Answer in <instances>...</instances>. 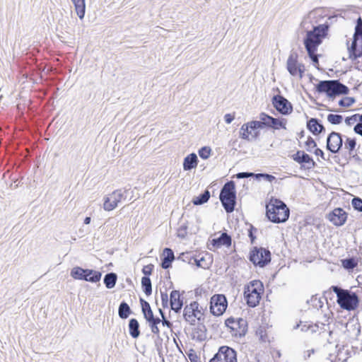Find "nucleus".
<instances>
[{"label":"nucleus","mask_w":362,"mask_h":362,"mask_svg":"<svg viewBox=\"0 0 362 362\" xmlns=\"http://www.w3.org/2000/svg\"><path fill=\"white\" fill-rule=\"evenodd\" d=\"M209 256L208 253L205 254V256L200 255L194 256L193 261L194 264H195L197 267L203 268V269H208L210 265V262H207L206 260V257Z\"/></svg>","instance_id":"nucleus-36"},{"label":"nucleus","mask_w":362,"mask_h":362,"mask_svg":"<svg viewBox=\"0 0 362 362\" xmlns=\"http://www.w3.org/2000/svg\"><path fill=\"white\" fill-rule=\"evenodd\" d=\"M231 237L226 233H223L218 238L211 240V244L215 247H220L222 245L229 247L231 245Z\"/></svg>","instance_id":"nucleus-27"},{"label":"nucleus","mask_w":362,"mask_h":362,"mask_svg":"<svg viewBox=\"0 0 362 362\" xmlns=\"http://www.w3.org/2000/svg\"><path fill=\"white\" fill-rule=\"evenodd\" d=\"M71 276L75 279L96 283L100 280L102 274L98 271L76 267L71 269Z\"/></svg>","instance_id":"nucleus-7"},{"label":"nucleus","mask_w":362,"mask_h":362,"mask_svg":"<svg viewBox=\"0 0 362 362\" xmlns=\"http://www.w3.org/2000/svg\"><path fill=\"white\" fill-rule=\"evenodd\" d=\"M355 102H356V100L354 98L346 97V98L341 99L339 101V105L343 107H349L351 106Z\"/></svg>","instance_id":"nucleus-41"},{"label":"nucleus","mask_w":362,"mask_h":362,"mask_svg":"<svg viewBox=\"0 0 362 362\" xmlns=\"http://www.w3.org/2000/svg\"><path fill=\"white\" fill-rule=\"evenodd\" d=\"M255 177L257 180H259L260 177H262L266 181L269 182H272V181H274L276 179V177L274 176L269 175V174H266V173H258V174L255 175Z\"/></svg>","instance_id":"nucleus-47"},{"label":"nucleus","mask_w":362,"mask_h":362,"mask_svg":"<svg viewBox=\"0 0 362 362\" xmlns=\"http://www.w3.org/2000/svg\"><path fill=\"white\" fill-rule=\"evenodd\" d=\"M234 119H235L234 114L228 113L224 115V121L227 124H230L233 121Z\"/></svg>","instance_id":"nucleus-58"},{"label":"nucleus","mask_w":362,"mask_h":362,"mask_svg":"<svg viewBox=\"0 0 362 362\" xmlns=\"http://www.w3.org/2000/svg\"><path fill=\"white\" fill-rule=\"evenodd\" d=\"M307 128L314 135H318L325 131V127L316 118H311L307 122Z\"/></svg>","instance_id":"nucleus-25"},{"label":"nucleus","mask_w":362,"mask_h":362,"mask_svg":"<svg viewBox=\"0 0 362 362\" xmlns=\"http://www.w3.org/2000/svg\"><path fill=\"white\" fill-rule=\"evenodd\" d=\"M194 256H193L191 252H183L181 253L178 257V259H181L183 262H187L190 264H194Z\"/></svg>","instance_id":"nucleus-42"},{"label":"nucleus","mask_w":362,"mask_h":362,"mask_svg":"<svg viewBox=\"0 0 362 362\" xmlns=\"http://www.w3.org/2000/svg\"><path fill=\"white\" fill-rule=\"evenodd\" d=\"M314 353H315L314 349H310V350L307 351L306 352H305L304 359H305V360L308 359V358L310 357L311 354H313Z\"/></svg>","instance_id":"nucleus-64"},{"label":"nucleus","mask_w":362,"mask_h":362,"mask_svg":"<svg viewBox=\"0 0 362 362\" xmlns=\"http://www.w3.org/2000/svg\"><path fill=\"white\" fill-rule=\"evenodd\" d=\"M348 358L347 350H345L344 347H339L338 345H336L334 353L329 354L327 359L330 362H346Z\"/></svg>","instance_id":"nucleus-20"},{"label":"nucleus","mask_w":362,"mask_h":362,"mask_svg":"<svg viewBox=\"0 0 362 362\" xmlns=\"http://www.w3.org/2000/svg\"><path fill=\"white\" fill-rule=\"evenodd\" d=\"M75 6V11L80 19H83L86 12L85 0H71Z\"/></svg>","instance_id":"nucleus-31"},{"label":"nucleus","mask_w":362,"mask_h":362,"mask_svg":"<svg viewBox=\"0 0 362 362\" xmlns=\"http://www.w3.org/2000/svg\"><path fill=\"white\" fill-rule=\"evenodd\" d=\"M198 158L194 153H192L184 158L183 169L185 171L191 170L197 165Z\"/></svg>","instance_id":"nucleus-29"},{"label":"nucleus","mask_w":362,"mask_h":362,"mask_svg":"<svg viewBox=\"0 0 362 362\" xmlns=\"http://www.w3.org/2000/svg\"><path fill=\"white\" fill-rule=\"evenodd\" d=\"M342 265L345 269H353L356 266V263L354 259L349 258L342 260Z\"/></svg>","instance_id":"nucleus-45"},{"label":"nucleus","mask_w":362,"mask_h":362,"mask_svg":"<svg viewBox=\"0 0 362 362\" xmlns=\"http://www.w3.org/2000/svg\"><path fill=\"white\" fill-rule=\"evenodd\" d=\"M140 303L144 318L146 320H149V318L153 315L150 304L143 298H140Z\"/></svg>","instance_id":"nucleus-33"},{"label":"nucleus","mask_w":362,"mask_h":362,"mask_svg":"<svg viewBox=\"0 0 362 362\" xmlns=\"http://www.w3.org/2000/svg\"><path fill=\"white\" fill-rule=\"evenodd\" d=\"M342 144L341 135L338 132H332L327 138V149L333 153H338Z\"/></svg>","instance_id":"nucleus-17"},{"label":"nucleus","mask_w":362,"mask_h":362,"mask_svg":"<svg viewBox=\"0 0 362 362\" xmlns=\"http://www.w3.org/2000/svg\"><path fill=\"white\" fill-rule=\"evenodd\" d=\"M259 121L254 120L252 121V124L254 127H257L258 129H262L264 127H270L271 123L273 121V117L268 115L264 112H262L259 115Z\"/></svg>","instance_id":"nucleus-26"},{"label":"nucleus","mask_w":362,"mask_h":362,"mask_svg":"<svg viewBox=\"0 0 362 362\" xmlns=\"http://www.w3.org/2000/svg\"><path fill=\"white\" fill-rule=\"evenodd\" d=\"M160 296L163 307L167 308L168 306V295L165 291H160Z\"/></svg>","instance_id":"nucleus-51"},{"label":"nucleus","mask_w":362,"mask_h":362,"mask_svg":"<svg viewBox=\"0 0 362 362\" xmlns=\"http://www.w3.org/2000/svg\"><path fill=\"white\" fill-rule=\"evenodd\" d=\"M316 142L311 136H308L307 141H305V146L308 151H311V148L316 147Z\"/></svg>","instance_id":"nucleus-48"},{"label":"nucleus","mask_w":362,"mask_h":362,"mask_svg":"<svg viewBox=\"0 0 362 362\" xmlns=\"http://www.w3.org/2000/svg\"><path fill=\"white\" fill-rule=\"evenodd\" d=\"M219 199L227 213L234 211L236 204V191L233 181H228L223 185L220 192Z\"/></svg>","instance_id":"nucleus-5"},{"label":"nucleus","mask_w":362,"mask_h":362,"mask_svg":"<svg viewBox=\"0 0 362 362\" xmlns=\"http://www.w3.org/2000/svg\"><path fill=\"white\" fill-rule=\"evenodd\" d=\"M117 280V275L114 272L107 273L104 276V284L107 288H112L115 287Z\"/></svg>","instance_id":"nucleus-32"},{"label":"nucleus","mask_w":362,"mask_h":362,"mask_svg":"<svg viewBox=\"0 0 362 362\" xmlns=\"http://www.w3.org/2000/svg\"><path fill=\"white\" fill-rule=\"evenodd\" d=\"M356 146V141L355 139L347 137L344 143V147L349 150V154L354 150Z\"/></svg>","instance_id":"nucleus-40"},{"label":"nucleus","mask_w":362,"mask_h":362,"mask_svg":"<svg viewBox=\"0 0 362 362\" xmlns=\"http://www.w3.org/2000/svg\"><path fill=\"white\" fill-rule=\"evenodd\" d=\"M272 103L276 110L282 115H288L293 110L291 103L282 95H274L272 98Z\"/></svg>","instance_id":"nucleus-15"},{"label":"nucleus","mask_w":362,"mask_h":362,"mask_svg":"<svg viewBox=\"0 0 362 362\" xmlns=\"http://www.w3.org/2000/svg\"><path fill=\"white\" fill-rule=\"evenodd\" d=\"M256 334L259 337V339L262 342H266L269 341L268 336L267 334V332L264 327H259L256 331Z\"/></svg>","instance_id":"nucleus-46"},{"label":"nucleus","mask_w":362,"mask_h":362,"mask_svg":"<svg viewBox=\"0 0 362 362\" xmlns=\"http://www.w3.org/2000/svg\"><path fill=\"white\" fill-rule=\"evenodd\" d=\"M315 88L318 93H325L331 99L338 95H347L349 92V88L339 80L321 81L316 85Z\"/></svg>","instance_id":"nucleus-3"},{"label":"nucleus","mask_w":362,"mask_h":362,"mask_svg":"<svg viewBox=\"0 0 362 362\" xmlns=\"http://www.w3.org/2000/svg\"><path fill=\"white\" fill-rule=\"evenodd\" d=\"M153 269V264H148L143 267L142 272L145 275L144 276H148L151 274Z\"/></svg>","instance_id":"nucleus-53"},{"label":"nucleus","mask_w":362,"mask_h":362,"mask_svg":"<svg viewBox=\"0 0 362 362\" xmlns=\"http://www.w3.org/2000/svg\"><path fill=\"white\" fill-rule=\"evenodd\" d=\"M331 289L336 293L337 303L341 308L347 310H353L358 306L359 299L354 292L332 286Z\"/></svg>","instance_id":"nucleus-4"},{"label":"nucleus","mask_w":362,"mask_h":362,"mask_svg":"<svg viewBox=\"0 0 362 362\" xmlns=\"http://www.w3.org/2000/svg\"><path fill=\"white\" fill-rule=\"evenodd\" d=\"M227 306V299L223 294H215L211 298L210 311L214 315H221L226 311Z\"/></svg>","instance_id":"nucleus-12"},{"label":"nucleus","mask_w":362,"mask_h":362,"mask_svg":"<svg viewBox=\"0 0 362 362\" xmlns=\"http://www.w3.org/2000/svg\"><path fill=\"white\" fill-rule=\"evenodd\" d=\"M163 256L161 267L163 269H167L171 267L172 262L175 259L174 252L170 248L166 247L163 250Z\"/></svg>","instance_id":"nucleus-28"},{"label":"nucleus","mask_w":362,"mask_h":362,"mask_svg":"<svg viewBox=\"0 0 362 362\" xmlns=\"http://www.w3.org/2000/svg\"><path fill=\"white\" fill-rule=\"evenodd\" d=\"M290 214L289 209L286 204L277 199H272L266 206V215L273 223L286 222Z\"/></svg>","instance_id":"nucleus-1"},{"label":"nucleus","mask_w":362,"mask_h":362,"mask_svg":"<svg viewBox=\"0 0 362 362\" xmlns=\"http://www.w3.org/2000/svg\"><path fill=\"white\" fill-rule=\"evenodd\" d=\"M170 304L171 309L176 313H178L181 310L183 306V300L180 297L179 291L174 290L170 293Z\"/></svg>","instance_id":"nucleus-21"},{"label":"nucleus","mask_w":362,"mask_h":362,"mask_svg":"<svg viewBox=\"0 0 362 362\" xmlns=\"http://www.w3.org/2000/svg\"><path fill=\"white\" fill-rule=\"evenodd\" d=\"M257 129V127H253L252 121L243 124L240 129V136L247 141L255 140L259 134Z\"/></svg>","instance_id":"nucleus-19"},{"label":"nucleus","mask_w":362,"mask_h":362,"mask_svg":"<svg viewBox=\"0 0 362 362\" xmlns=\"http://www.w3.org/2000/svg\"><path fill=\"white\" fill-rule=\"evenodd\" d=\"M354 131L362 136V124L357 123L354 127Z\"/></svg>","instance_id":"nucleus-59"},{"label":"nucleus","mask_w":362,"mask_h":362,"mask_svg":"<svg viewBox=\"0 0 362 362\" xmlns=\"http://www.w3.org/2000/svg\"><path fill=\"white\" fill-rule=\"evenodd\" d=\"M286 69L293 76L303 77L305 71L304 65L298 62V54L291 52L286 62Z\"/></svg>","instance_id":"nucleus-13"},{"label":"nucleus","mask_w":362,"mask_h":362,"mask_svg":"<svg viewBox=\"0 0 362 362\" xmlns=\"http://www.w3.org/2000/svg\"><path fill=\"white\" fill-rule=\"evenodd\" d=\"M191 337L193 340L203 341L206 339V328L203 322H199L192 330Z\"/></svg>","instance_id":"nucleus-23"},{"label":"nucleus","mask_w":362,"mask_h":362,"mask_svg":"<svg viewBox=\"0 0 362 362\" xmlns=\"http://www.w3.org/2000/svg\"><path fill=\"white\" fill-rule=\"evenodd\" d=\"M148 324H149V327L151 328V332L153 333L154 334H156L158 336L160 334V330L158 327V325L152 323V322H148Z\"/></svg>","instance_id":"nucleus-57"},{"label":"nucleus","mask_w":362,"mask_h":362,"mask_svg":"<svg viewBox=\"0 0 362 362\" xmlns=\"http://www.w3.org/2000/svg\"><path fill=\"white\" fill-rule=\"evenodd\" d=\"M187 227L185 225H182L177 230V236L181 238H185L187 235Z\"/></svg>","instance_id":"nucleus-50"},{"label":"nucleus","mask_w":362,"mask_h":362,"mask_svg":"<svg viewBox=\"0 0 362 362\" xmlns=\"http://www.w3.org/2000/svg\"><path fill=\"white\" fill-rule=\"evenodd\" d=\"M255 173H248V172H243L239 173L236 175L237 178L242 179V178H248L252 177H255Z\"/></svg>","instance_id":"nucleus-54"},{"label":"nucleus","mask_w":362,"mask_h":362,"mask_svg":"<svg viewBox=\"0 0 362 362\" xmlns=\"http://www.w3.org/2000/svg\"><path fill=\"white\" fill-rule=\"evenodd\" d=\"M146 321L148 322H152V323L158 325L161 322V320L159 317H154V315H153L151 317L149 318V320H146Z\"/></svg>","instance_id":"nucleus-62"},{"label":"nucleus","mask_w":362,"mask_h":362,"mask_svg":"<svg viewBox=\"0 0 362 362\" xmlns=\"http://www.w3.org/2000/svg\"><path fill=\"white\" fill-rule=\"evenodd\" d=\"M315 52H308V54L314 64H318V57L315 54Z\"/></svg>","instance_id":"nucleus-61"},{"label":"nucleus","mask_w":362,"mask_h":362,"mask_svg":"<svg viewBox=\"0 0 362 362\" xmlns=\"http://www.w3.org/2000/svg\"><path fill=\"white\" fill-rule=\"evenodd\" d=\"M249 259L255 265L263 267L271 261V252L269 250L254 247L250 252Z\"/></svg>","instance_id":"nucleus-8"},{"label":"nucleus","mask_w":362,"mask_h":362,"mask_svg":"<svg viewBox=\"0 0 362 362\" xmlns=\"http://www.w3.org/2000/svg\"><path fill=\"white\" fill-rule=\"evenodd\" d=\"M194 322H196V320H197L199 322L204 320V313L202 312V308H199V305H197L196 312H194Z\"/></svg>","instance_id":"nucleus-49"},{"label":"nucleus","mask_w":362,"mask_h":362,"mask_svg":"<svg viewBox=\"0 0 362 362\" xmlns=\"http://www.w3.org/2000/svg\"><path fill=\"white\" fill-rule=\"evenodd\" d=\"M129 332L131 337L136 339L140 335L139 323L135 318H132L129 321Z\"/></svg>","instance_id":"nucleus-30"},{"label":"nucleus","mask_w":362,"mask_h":362,"mask_svg":"<svg viewBox=\"0 0 362 362\" xmlns=\"http://www.w3.org/2000/svg\"><path fill=\"white\" fill-rule=\"evenodd\" d=\"M351 204L355 210L362 212V199L355 197L351 200Z\"/></svg>","instance_id":"nucleus-44"},{"label":"nucleus","mask_w":362,"mask_h":362,"mask_svg":"<svg viewBox=\"0 0 362 362\" xmlns=\"http://www.w3.org/2000/svg\"><path fill=\"white\" fill-rule=\"evenodd\" d=\"M358 114H355L351 117H347L346 119H345V122L347 125H351L352 124H354L355 122H356L357 120V118H358Z\"/></svg>","instance_id":"nucleus-55"},{"label":"nucleus","mask_w":362,"mask_h":362,"mask_svg":"<svg viewBox=\"0 0 362 362\" xmlns=\"http://www.w3.org/2000/svg\"><path fill=\"white\" fill-rule=\"evenodd\" d=\"M199 303L196 301L192 302L189 305H187L183 310V316L185 320L190 325H194V314L196 312Z\"/></svg>","instance_id":"nucleus-24"},{"label":"nucleus","mask_w":362,"mask_h":362,"mask_svg":"<svg viewBox=\"0 0 362 362\" xmlns=\"http://www.w3.org/2000/svg\"><path fill=\"white\" fill-rule=\"evenodd\" d=\"M127 192L125 189H119L108 194L105 197L104 209L110 211L115 209L119 202L126 199Z\"/></svg>","instance_id":"nucleus-9"},{"label":"nucleus","mask_w":362,"mask_h":362,"mask_svg":"<svg viewBox=\"0 0 362 362\" xmlns=\"http://www.w3.org/2000/svg\"><path fill=\"white\" fill-rule=\"evenodd\" d=\"M209 198L210 192L206 189L202 194L194 197L192 202L194 205H202L206 203Z\"/></svg>","instance_id":"nucleus-35"},{"label":"nucleus","mask_w":362,"mask_h":362,"mask_svg":"<svg viewBox=\"0 0 362 362\" xmlns=\"http://www.w3.org/2000/svg\"><path fill=\"white\" fill-rule=\"evenodd\" d=\"M141 287L146 296H150L152 293L151 281L148 276L141 278Z\"/></svg>","instance_id":"nucleus-37"},{"label":"nucleus","mask_w":362,"mask_h":362,"mask_svg":"<svg viewBox=\"0 0 362 362\" xmlns=\"http://www.w3.org/2000/svg\"><path fill=\"white\" fill-rule=\"evenodd\" d=\"M132 313L129 305L124 301H122L118 308V315L122 319H127Z\"/></svg>","instance_id":"nucleus-34"},{"label":"nucleus","mask_w":362,"mask_h":362,"mask_svg":"<svg viewBox=\"0 0 362 362\" xmlns=\"http://www.w3.org/2000/svg\"><path fill=\"white\" fill-rule=\"evenodd\" d=\"M325 320L322 322H317L315 324H310L308 322L303 323L300 322V324H298L296 327H294L295 329L298 327H300V330L302 332H308L310 331L311 333H315L317 332H319L320 333L324 332L325 331L329 330V319L327 318L325 316Z\"/></svg>","instance_id":"nucleus-14"},{"label":"nucleus","mask_w":362,"mask_h":362,"mask_svg":"<svg viewBox=\"0 0 362 362\" xmlns=\"http://www.w3.org/2000/svg\"><path fill=\"white\" fill-rule=\"evenodd\" d=\"M342 120L343 117L340 115L329 114L327 115V121L332 124H339Z\"/></svg>","instance_id":"nucleus-39"},{"label":"nucleus","mask_w":362,"mask_h":362,"mask_svg":"<svg viewBox=\"0 0 362 362\" xmlns=\"http://www.w3.org/2000/svg\"><path fill=\"white\" fill-rule=\"evenodd\" d=\"M356 39H353L351 46H349V41H347V49L349 52V58L351 60H356L362 56V44L359 46L357 43Z\"/></svg>","instance_id":"nucleus-22"},{"label":"nucleus","mask_w":362,"mask_h":362,"mask_svg":"<svg viewBox=\"0 0 362 362\" xmlns=\"http://www.w3.org/2000/svg\"><path fill=\"white\" fill-rule=\"evenodd\" d=\"M254 231L256 232L257 228H255L252 225H250V228L248 230V236L250 237L252 243H254L255 240L256 238V237L253 234Z\"/></svg>","instance_id":"nucleus-56"},{"label":"nucleus","mask_w":362,"mask_h":362,"mask_svg":"<svg viewBox=\"0 0 362 362\" xmlns=\"http://www.w3.org/2000/svg\"><path fill=\"white\" fill-rule=\"evenodd\" d=\"M262 283L257 281H253L249 285L245 286L244 297L249 307H256L261 299L260 288Z\"/></svg>","instance_id":"nucleus-6"},{"label":"nucleus","mask_w":362,"mask_h":362,"mask_svg":"<svg viewBox=\"0 0 362 362\" xmlns=\"http://www.w3.org/2000/svg\"><path fill=\"white\" fill-rule=\"evenodd\" d=\"M225 324L230 329V334L236 337L245 336L247 331V321L243 318L235 320L230 317L226 320Z\"/></svg>","instance_id":"nucleus-10"},{"label":"nucleus","mask_w":362,"mask_h":362,"mask_svg":"<svg viewBox=\"0 0 362 362\" xmlns=\"http://www.w3.org/2000/svg\"><path fill=\"white\" fill-rule=\"evenodd\" d=\"M209 362H238L237 353L228 346H222Z\"/></svg>","instance_id":"nucleus-11"},{"label":"nucleus","mask_w":362,"mask_h":362,"mask_svg":"<svg viewBox=\"0 0 362 362\" xmlns=\"http://www.w3.org/2000/svg\"><path fill=\"white\" fill-rule=\"evenodd\" d=\"M329 24L324 23L315 26L312 30L307 32L304 40V45L307 52H313L317 50V47L322 43V39L327 35Z\"/></svg>","instance_id":"nucleus-2"},{"label":"nucleus","mask_w":362,"mask_h":362,"mask_svg":"<svg viewBox=\"0 0 362 362\" xmlns=\"http://www.w3.org/2000/svg\"><path fill=\"white\" fill-rule=\"evenodd\" d=\"M286 119H277V118H273V121L271 123L270 127L274 129H279V128H283L284 129H286Z\"/></svg>","instance_id":"nucleus-38"},{"label":"nucleus","mask_w":362,"mask_h":362,"mask_svg":"<svg viewBox=\"0 0 362 362\" xmlns=\"http://www.w3.org/2000/svg\"><path fill=\"white\" fill-rule=\"evenodd\" d=\"M348 214L341 208H335L328 214H327V218L334 226H341L347 220Z\"/></svg>","instance_id":"nucleus-16"},{"label":"nucleus","mask_w":362,"mask_h":362,"mask_svg":"<svg viewBox=\"0 0 362 362\" xmlns=\"http://www.w3.org/2000/svg\"><path fill=\"white\" fill-rule=\"evenodd\" d=\"M291 158L296 163L301 164L302 168L308 170L314 168L316 165L313 159L303 151H298L295 154L291 156Z\"/></svg>","instance_id":"nucleus-18"},{"label":"nucleus","mask_w":362,"mask_h":362,"mask_svg":"<svg viewBox=\"0 0 362 362\" xmlns=\"http://www.w3.org/2000/svg\"><path fill=\"white\" fill-rule=\"evenodd\" d=\"M314 153L316 156H320L324 160L325 159L324 152L320 148H316Z\"/></svg>","instance_id":"nucleus-63"},{"label":"nucleus","mask_w":362,"mask_h":362,"mask_svg":"<svg viewBox=\"0 0 362 362\" xmlns=\"http://www.w3.org/2000/svg\"><path fill=\"white\" fill-rule=\"evenodd\" d=\"M162 325L163 326H165L170 329L172 328L173 327V323L171 322H170L169 320H168L166 318H165V316L162 317V320H161V322Z\"/></svg>","instance_id":"nucleus-60"},{"label":"nucleus","mask_w":362,"mask_h":362,"mask_svg":"<svg viewBox=\"0 0 362 362\" xmlns=\"http://www.w3.org/2000/svg\"><path fill=\"white\" fill-rule=\"evenodd\" d=\"M353 39H356L358 41L360 40V44H362V28H355Z\"/></svg>","instance_id":"nucleus-52"},{"label":"nucleus","mask_w":362,"mask_h":362,"mask_svg":"<svg viewBox=\"0 0 362 362\" xmlns=\"http://www.w3.org/2000/svg\"><path fill=\"white\" fill-rule=\"evenodd\" d=\"M211 149L210 147H209V146H204V147H202L199 150V156L202 159H207V158H209V156L211 155Z\"/></svg>","instance_id":"nucleus-43"}]
</instances>
